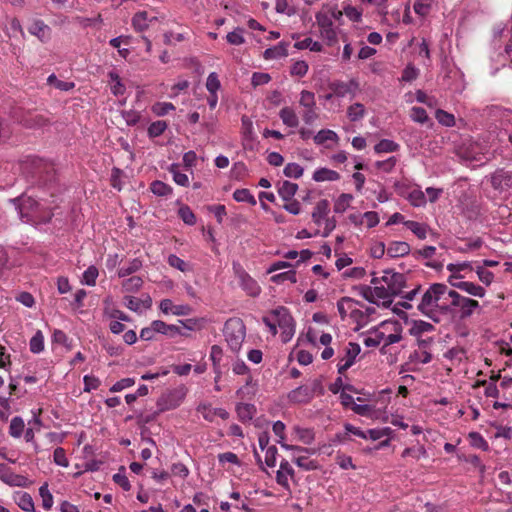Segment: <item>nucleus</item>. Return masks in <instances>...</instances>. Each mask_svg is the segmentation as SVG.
Listing matches in <instances>:
<instances>
[{
    "mask_svg": "<svg viewBox=\"0 0 512 512\" xmlns=\"http://www.w3.org/2000/svg\"><path fill=\"white\" fill-rule=\"evenodd\" d=\"M448 297L451 298V302H443V305L440 307V313L452 319L464 320L469 318L475 309L480 306L477 300L464 297L455 290H449Z\"/></svg>",
    "mask_w": 512,
    "mask_h": 512,
    "instance_id": "f257e3e1",
    "label": "nucleus"
},
{
    "mask_svg": "<svg viewBox=\"0 0 512 512\" xmlns=\"http://www.w3.org/2000/svg\"><path fill=\"white\" fill-rule=\"evenodd\" d=\"M448 287L442 283H434L430 285V287L425 291L422 296L421 302L419 303L417 309L426 317L431 319L435 323L440 322V307L443 305L441 300L444 295H448Z\"/></svg>",
    "mask_w": 512,
    "mask_h": 512,
    "instance_id": "f03ea898",
    "label": "nucleus"
},
{
    "mask_svg": "<svg viewBox=\"0 0 512 512\" xmlns=\"http://www.w3.org/2000/svg\"><path fill=\"white\" fill-rule=\"evenodd\" d=\"M224 336L230 349L237 353L245 339L246 328L240 318H230L224 325Z\"/></svg>",
    "mask_w": 512,
    "mask_h": 512,
    "instance_id": "7ed1b4c3",
    "label": "nucleus"
},
{
    "mask_svg": "<svg viewBox=\"0 0 512 512\" xmlns=\"http://www.w3.org/2000/svg\"><path fill=\"white\" fill-rule=\"evenodd\" d=\"M186 395V388L179 387L173 390H169L166 393H163L157 400V407L159 412H164L167 410H172L177 408L181 402L183 401Z\"/></svg>",
    "mask_w": 512,
    "mask_h": 512,
    "instance_id": "20e7f679",
    "label": "nucleus"
},
{
    "mask_svg": "<svg viewBox=\"0 0 512 512\" xmlns=\"http://www.w3.org/2000/svg\"><path fill=\"white\" fill-rule=\"evenodd\" d=\"M381 279L387 285L388 290L393 297L402 295L403 289L406 287L407 283V278L404 273L387 269L384 271V275Z\"/></svg>",
    "mask_w": 512,
    "mask_h": 512,
    "instance_id": "39448f33",
    "label": "nucleus"
},
{
    "mask_svg": "<svg viewBox=\"0 0 512 512\" xmlns=\"http://www.w3.org/2000/svg\"><path fill=\"white\" fill-rule=\"evenodd\" d=\"M233 271L239 284L246 293L251 297H256L260 294L261 288L257 282L245 271V269L237 262H233Z\"/></svg>",
    "mask_w": 512,
    "mask_h": 512,
    "instance_id": "423d86ee",
    "label": "nucleus"
},
{
    "mask_svg": "<svg viewBox=\"0 0 512 512\" xmlns=\"http://www.w3.org/2000/svg\"><path fill=\"white\" fill-rule=\"evenodd\" d=\"M317 25L319 27L321 37L326 41L328 46H332L337 42V32L333 27L332 19L323 12L315 15Z\"/></svg>",
    "mask_w": 512,
    "mask_h": 512,
    "instance_id": "0eeeda50",
    "label": "nucleus"
},
{
    "mask_svg": "<svg viewBox=\"0 0 512 512\" xmlns=\"http://www.w3.org/2000/svg\"><path fill=\"white\" fill-rule=\"evenodd\" d=\"M13 202L16 205V209L22 221H33L34 213L39 206V203L35 199L31 196L22 195L21 197L13 199Z\"/></svg>",
    "mask_w": 512,
    "mask_h": 512,
    "instance_id": "6e6552de",
    "label": "nucleus"
},
{
    "mask_svg": "<svg viewBox=\"0 0 512 512\" xmlns=\"http://www.w3.org/2000/svg\"><path fill=\"white\" fill-rule=\"evenodd\" d=\"M329 89L337 97H345L347 95L354 97L359 89V83L355 79H351L348 82L334 81L329 84Z\"/></svg>",
    "mask_w": 512,
    "mask_h": 512,
    "instance_id": "1a4fd4ad",
    "label": "nucleus"
},
{
    "mask_svg": "<svg viewBox=\"0 0 512 512\" xmlns=\"http://www.w3.org/2000/svg\"><path fill=\"white\" fill-rule=\"evenodd\" d=\"M491 185L495 190L507 191L512 188V172L505 169H497L491 175Z\"/></svg>",
    "mask_w": 512,
    "mask_h": 512,
    "instance_id": "9d476101",
    "label": "nucleus"
},
{
    "mask_svg": "<svg viewBox=\"0 0 512 512\" xmlns=\"http://www.w3.org/2000/svg\"><path fill=\"white\" fill-rule=\"evenodd\" d=\"M271 314L276 318L277 325L280 329L284 330L295 327V321L286 307L279 306L273 309Z\"/></svg>",
    "mask_w": 512,
    "mask_h": 512,
    "instance_id": "9b49d317",
    "label": "nucleus"
},
{
    "mask_svg": "<svg viewBox=\"0 0 512 512\" xmlns=\"http://www.w3.org/2000/svg\"><path fill=\"white\" fill-rule=\"evenodd\" d=\"M361 348L359 344L350 342L349 347L346 350L345 358L343 359L345 362L343 364L338 365V373L344 374L346 370H348L355 362L356 357L359 355Z\"/></svg>",
    "mask_w": 512,
    "mask_h": 512,
    "instance_id": "f8f14e48",
    "label": "nucleus"
},
{
    "mask_svg": "<svg viewBox=\"0 0 512 512\" xmlns=\"http://www.w3.org/2000/svg\"><path fill=\"white\" fill-rule=\"evenodd\" d=\"M288 399L295 404H306L309 403L313 397L311 396V391L308 390V385H301L289 392Z\"/></svg>",
    "mask_w": 512,
    "mask_h": 512,
    "instance_id": "ddd939ff",
    "label": "nucleus"
},
{
    "mask_svg": "<svg viewBox=\"0 0 512 512\" xmlns=\"http://www.w3.org/2000/svg\"><path fill=\"white\" fill-rule=\"evenodd\" d=\"M153 329L157 330V333L167 335L169 337H174L176 335L188 336V334L183 332L179 326L167 324L162 320H154Z\"/></svg>",
    "mask_w": 512,
    "mask_h": 512,
    "instance_id": "4468645a",
    "label": "nucleus"
},
{
    "mask_svg": "<svg viewBox=\"0 0 512 512\" xmlns=\"http://www.w3.org/2000/svg\"><path fill=\"white\" fill-rule=\"evenodd\" d=\"M273 432L276 436H278L280 439L278 440V443L281 444V446L286 449V450H294V451H298V452H306V453H309L310 452V449L308 448H305V447H301V446H295V445H289V444H286L284 443V439H285V424L282 422V421H276L274 422L273 424Z\"/></svg>",
    "mask_w": 512,
    "mask_h": 512,
    "instance_id": "2eb2a0df",
    "label": "nucleus"
},
{
    "mask_svg": "<svg viewBox=\"0 0 512 512\" xmlns=\"http://www.w3.org/2000/svg\"><path fill=\"white\" fill-rule=\"evenodd\" d=\"M298 184L288 180L277 183V192L283 201H290L298 191Z\"/></svg>",
    "mask_w": 512,
    "mask_h": 512,
    "instance_id": "dca6fc26",
    "label": "nucleus"
},
{
    "mask_svg": "<svg viewBox=\"0 0 512 512\" xmlns=\"http://www.w3.org/2000/svg\"><path fill=\"white\" fill-rule=\"evenodd\" d=\"M411 248L407 242L404 241H393L389 244L387 254L391 258H398L406 256L410 253Z\"/></svg>",
    "mask_w": 512,
    "mask_h": 512,
    "instance_id": "f3484780",
    "label": "nucleus"
},
{
    "mask_svg": "<svg viewBox=\"0 0 512 512\" xmlns=\"http://www.w3.org/2000/svg\"><path fill=\"white\" fill-rule=\"evenodd\" d=\"M288 42H280L278 45L267 48L264 53L263 57L266 60H272V59H278L282 57L288 56Z\"/></svg>",
    "mask_w": 512,
    "mask_h": 512,
    "instance_id": "a211bd4d",
    "label": "nucleus"
},
{
    "mask_svg": "<svg viewBox=\"0 0 512 512\" xmlns=\"http://www.w3.org/2000/svg\"><path fill=\"white\" fill-rule=\"evenodd\" d=\"M452 286L468 293L469 295L479 298L484 297L486 294V291L482 286L477 285L473 282L460 281L459 284H452Z\"/></svg>",
    "mask_w": 512,
    "mask_h": 512,
    "instance_id": "6ab92c4d",
    "label": "nucleus"
},
{
    "mask_svg": "<svg viewBox=\"0 0 512 512\" xmlns=\"http://www.w3.org/2000/svg\"><path fill=\"white\" fill-rule=\"evenodd\" d=\"M5 471L0 476V479L10 485L17 487H25L27 485L28 479L25 476L15 474L8 469H4Z\"/></svg>",
    "mask_w": 512,
    "mask_h": 512,
    "instance_id": "aec40b11",
    "label": "nucleus"
},
{
    "mask_svg": "<svg viewBox=\"0 0 512 512\" xmlns=\"http://www.w3.org/2000/svg\"><path fill=\"white\" fill-rule=\"evenodd\" d=\"M329 201L327 199L320 200L313 212H312V220L315 224L319 225L322 220L326 219L328 213H329Z\"/></svg>",
    "mask_w": 512,
    "mask_h": 512,
    "instance_id": "412c9836",
    "label": "nucleus"
},
{
    "mask_svg": "<svg viewBox=\"0 0 512 512\" xmlns=\"http://www.w3.org/2000/svg\"><path fill=\"white\" fill-rule=\"evenodd\" d=\"M13 117L15 118L16 121L23 124L27 128L40 127V126L45 125V123H46V120L41 115L33 116L31 114H28V115H24L21 117L13 115Z\"/></svg>",
    "mask_w": 512,
    "mask_h": 512,
    "instance_id": "4be33fe9",
    "label": "nucleus"
},
{
    "mask_svg": "<svg viewBox=\"0 0 512 512\" xmlns=\"http://www.w3.org/2000/svg\"><path fill=\"white\" fill-rule=\"evenodd\" d=\"M236 412L238 418L242 422H248L253 419L256 414V407L254 404L250 403H239L236 406Z\"/></svg>",
    "mask_w": 512,
    "mask_h": 512,
    "instance_id": "5701e85b",
    "label": "nucleus"
},
{
    "mask_svg": "<svg viewBox=\"0 0 512 512\" xmlns=\"http://www.w3.org/2000/svg\"><path fill=\"white\" fill-rule=\"evenodd\" d=\"M16 504L26 512H35L34 502L27 492H16L14 496Z\"/></svg>",
    "mask_w": 512,
    "mask_h": 512,
    "instance_id": "b1692460",
    "label": "nucleus"
},
{
    "mask_svg": "<svg viewBox=\"0 0 512 512\" xmlns=\"http://www.w3.org/2000/svg\"><path fill=\"white\" fill-rule=\"evenodd\" d=\"M312 178L316 182L337 181L340 179V174L335 170L320 168L314 171Z\"/></svg>",
    "mask_w": 512,
    "mask_h": 512,
    "instance_id": "393cba45",
    "label": "nucleus"
},
{
    "mask_svg": "<svg viewBox=\"0 0 512 512\" xmlns=\"http://www.w3.org/2000/svg\"><path fill=\"white\" fill-rule=\"evenodd\" d=\"M279 117L282 122L291 128H295L299 125V119L295 111L290 107H284L279 112Z\"/></svg>",
    "mask_w": 512,
    "mask_h": 512,
    "instance_id": "a878e982",
    "label": "nucleus"
},
{
    "mask_svg": "<svg viewBox=\"0 0 512 512\" xmlns=\"http://www.w3.org/2000/svg\"><path fill=\"white\" fill-rule=\"evenodd\" d=\"M399 144L390 139H382L375 146L374 151L377 154L391 153L399 150Z\"/></svg>",
    "mask_w": 512,
    "mask_h": 512,
    "instance_id": "bb28decb",
    "label": "nucleus"
},
{
    "mask_svg": "<svg viewBox=\"0 0 512 512\" xmlns=\"http://www.w3.org/2000/svg\"><path fill=\"white\" fill-rule=\"evenodd\" d=\"M150 190L151 192L160 197H166L172 194V187L165 182H162L160 180H155L150 184Z\"/></svg>",
    "mask_w": 512,
    "mask_h": 512,
    "instance_id": "cd10ccee",
    "label": "nucleus"
},
{
    "mask_svg": "<svg viewBox=\"0 0 512 512\" xmlns=\"http://www.w3.org/2000/svg\"><path fill=\"white\" fill-rule=\"evenodd\" d=\"M404 225L409 230H411L419 239L424 240L427 237V225L412 220L405 221Z\"/></svg>",
    "mask_w": 512,
    "mask_h": 512,
    "instance_id": "c85d7f7f",
    "label": "nucleus"
},
{
    "mask_svg": "<svg viewBox=\"0 0 512 512\" xmlns=\"http://www.w3.org/2000/svg\"><path fill=\"white\" fill-rule=\"evenodd\" d=\"M142 267V261L139 258H134L131 261L128 262L126 266L121 267L118 270V276L120 278L129 276L138 270H140Z\"/></svg>",
    "mask_w": 512,
    "mask_h": 512,
    "instance_id": "c756f323",
    "label": "nucleus"
},
{
    "mask_svg": "<svg viewBox=\"0 0 512 512\" xmlns=\"http://www.w3.org/2000/svg\"><path fill=\"white\" fill-rule=\"evenodd\" d=\"M294 47L298 50L310 49L313 52H321L323 49V46L320 42L313 41L310 37H307L301 41H297L294 44Z\"/></svg>",
    "mask_w": 512,
    "mask_h": 512,
    "instance_id": "7c9ffc66",
    "label": "nucleus"
},
{
    "mask_svg": "<svg viewBox=\"0 0 512 512\" xmlns=\"http://www.w3.org/2000/svg\"><path fill=\"white\" fill-rule=\"evenodd\" d=\"M353 200V195L349 193H342L335 200L334 203V212L335 213H344L346 209L349 207L350 202Z\"/></svg>",
    "mask_w": 512,
    "mask_h": 512,
    "instance_id": "2f4dec72",
    "label": "nucleus"
},
{
    "mask_svg": "<svg viewBox=\"0 0 512 512\" xmlns=\"http://www.w3.org/2000/svg\"><path fill=\"white\" fill-rule=\"evenodd\" d=\"M233 199L237 202H247L252 206L257 203L255 197L246 188L236 189L233 193Z\"/></svg>",
    "mask_w": 512,
    "mask_h": 512,
    "instance_id": "473e14b6",
    "label": "nucleus"
},
{
    "mask_svg": "<svg viewBox=\"0 0 512 512\" xmlns=\"http://www.w3.org/2000/svg\"><path fill=\"white\" fill-rule=\"evenodd\" d=\"M432 330H434V326L431 323L423 320H414L413 326L410 329V334L413 336H419Z\"/></svg>",
    "mask_w": 512,
    "mask_h": 512,
    "instance_id": "72a5a7b5",
    "label": "nucleus"
},
{
    "mask_svg": "<svg viewBox=\"0 0 512 512\" xmlns=\"http://www.w3.org/2000/svg\"><path fill=\"white\" fill-rule=\"evenodd\" d=\"M365 115V107L361 103H355L348 107L347 116L352 122H356Z\"/></svg>",
    "mask_w": 512,
    "mask_h": 512,
    "instance_id": "f704fd0d",
    "label": "nucleus"
},
{
    "mask_svg": "<svg viewBox=\"0 0 512 512\" xmlns=\"http://www.w3.org/2000/svg\"><path fill=\"white\" fill-rule=\"evenodd\" d=\"M29 347L30 351L35 354L44 350V336L40 330H38L30 339Z\"/></svg>",
    "mask_w": 512,
    "mask_h": 512,
    "instance_id": "c9c22d12",
    "label": "nucleus"
},
{
    "mask_svg": "<svg viewBox=\"0 0 512 512\" xmlns=\"http://www.w3.org/2000/svg\"><path fill=\"white\" fill-rule=\"evenodd\" d=\"M338 139V135L329 129H322L314 136V142L318 145H321L328 140L336 142Z\"/></svg>",
    "mask_w": 512,
    "mask_h": 512,
    "instance_id": "e433bc0d",
    "label": "nucleus"
},
{
    "mask_svg": "<svg viewBox=\"0 0 512 512\" xmlns=\"http://www.w3.org/2000/svg\"><path fill=\"white\" fill-rule=\"evenodd\" d=\"M374 336H369L364 339V345L366 347H377L380 345L382 340L385 338L384 332L379 331L377 328H373L369 331Z\"/></svg>",
    "mask_w": 512,
    "mask_h": 512,
    "instance_id": "4c0bfd02",
    "label": "nucleus"
},
{
    "mask_svg": "<svg viewBox=\"0 0 512 512\" xmlns=\"http://www.w3.org/2000/svg\"><path fill=\"white\" fill-rule=\"evenodd\" d=\"M178 216L187 225L192 226L196 223V216L188 205L179 208Z\"/></svg>",
    "mask_w": 512,
    "mask_h": 512,
    "instance_id": "58836bf2",
    "label": "nucleus"
},
{
    "mask_svg": "<svg viewBox=\"0 0 512 512\" xmlns=\"http://www.w3.org/2000/svg\"><path fill=\"white\" fill-rule=\"evenodd\" d=\"M25 424L21 417L16 416L10 422L9 434L14 438H19L24 430Z\"/></svg>",
    "mask_w": 512,
    "mask_h": 512,
    "instance_id": "ea45409f",
    "label": "nucleus"
},
{
    "mask_svg": "<svg viewBox=\"0 0 512 512\" xmlns=\"http://www.w3.org/2000/svg\"><path fill=\"white\" fill-rule=\"evenodd\" d=\"M143 285V280L139 276H132L123 281L122 286L126 292H137Z\"/></svg>",
    "mask_w": 512,
    "mask_h": 512,
    "instance_id": "a19ab883",
    "label": "nucleus"
},
{
    "mask_svg": "<svg viewBox=\"0 0 512 512\" xmlns=\"http://www.w3.org/2000/svg\"><path fill=\"white\" fill-rule=\"evenodd\" d=\"M304 169L297 163H288L283 170V174L288 178L298 179L303 175Z\"/></svg>",
    "mask_w": 512,
    "mask_h": 512,
    "instance_id": "79ce46f5",
    "label": "nucleus"
},
{
    "mask_svg": "<svg viewBox=\"0 0 512 512\" xmlns=\"http://www.w3.org/2000/svg\"><path fill=\"white\" fill-rule=\"evenodd\" d=\"M99 275L98 268L94 265L89 266L83 273L82 283L88 286H94Z\"/></svg>",
    "mask_w": 512,
    "mask_h": 512,
    "instance_id": "37998d69",
    "label": "nucleus"
},
{
    "mask_svg": "<svg viewBox=\"0 0 512 512\" xmlns=\"http://www.w3.org/2000/svg\"><path fill=\"white\" fill-rule=\"evenodd\" d=\"M271 281L276 284L283 283L284 281H290L291 283H296V271L290 269L286 272H282L271 277Z\"/></svg>",
    "mask_w": 512,
    "mask_h": 512,
    "instance_id": "c03bdc74",
    "label": "nucleus"
},
{
    "mask_svg": "<svg viewBox=\"0 0 512 512\" xmlns=\"http://www.w3.org/2000/svg\"><path fill=\"white\" fill-rule=\"evenodd\" d=\"M469 439L471 446L481 449L483 451L489 450V445L487 441L482 437V435L479 432L469 433Z\"/></svg>",
    "mask_w": 512,
    "mask_h": 512,
    "instance_id": "a18cd8bd",
    "label": "nucleus"
},
{
    "mask_svg": "<svg viewBox=\"0 0 512 512\" xmlns=\"http://www.w3.org/2000/svg\"><path fill=\"white\" fill-rule=\"evenodd\" d=\"M48 84L54 86L55 88L61 91H69L74 88L75 84L73 82H66L59 80L55 74L49 75L47 78Z\"/></svg>",
    "mask_w": 512,
    "mask_h": 512,
    "instance_id": "49530a36",
    "label": "nucleus"
},
{
    "mask_svg": "<svg viewBox=\"0 0 512 512\" xmlns=\"http://www.w3.org/2000/svg\"><path fill=\"white\" fill-rule=\"evenodd\" d=\"M244 29L241 27L235 28L232 32L226 35V40L231 45H241L245 42L243 37Z\"/></svg>",
    "mask_w": 512,
    "mask_h": 512,
    "instance_id": "de8ad7c7",
    "label": "nucleus"
},
{
    "mask_svg": "<svg viewBox=\"0 0 512 512\" xmlns=\"http://www.w3.org/2000/svg\"><path fill=\"white\" fill-rule=\"evenodd\" d=\"M167 128V123L162 120L152 122L148 127V135L150 138H155L164 133Z\"/></svg>",
    "mask_w": 512,
    "mask_h": 512,
    "instance_id": "09e8293b",
    "label": "nucleus"
},
{
    "mask_svg": "<svg viewBox=\"0 0 512 512\" xmlns=\"http://www.w3.org/2000/svg\"><path fill=\"white\" fill-rule=\"evenodd\" d=\"M435 117L440 124H442L446 127H452L455 125L454 115H452L442 109H438L436 111Z\"/></svg>",
    "mask_w": 512,
    "mask_h": 512,
    "instance_id": "8fccbe9b",
    "label": "nucleus"
},
{
    "mask_svg": "<svg viewBox=\"0 0 512 512\" xmlns=\"http://www.w3.org/2000/svg\"><path fill=\"white\" fill-rule=\"evenodd\" d=\"M147 16H148V13L146 11H141V12L136 13L132 18L133 27L139 31L145 30L148 27V25L146 23Z\"/></svg>",
    "mask_w": 512,
    "mask_h": 512,
    "instance_id": "3c124183",
    "label": "nucleus"
},
{
    "mask_svg": "<svg viewBox=\"0 0 512 512\" xmlns=\"http://www.w3.org/2000/svg\"><path fill=\"white\" fill-rule=\"evenodd\" d=\"M345 303H348V304H357V305H360V306H363V304L360 302V301H357V300H354L353 298L351 297H342L338 302H337V309H338V312H339V315L341 317L342 320H344L346 317H347V310L344 306Z\"/></svg>",
    "mask_w": 512,
    "mask_h": 512,
    "instance_id": "603ef678",
    "label": "nucleus"
},
{
    "mask_svg": "<svg viewBox=\"0 0 512 512\" xmlns=\"http://www.w3.org/2000/svg\"><path fill=\"white\" fill-rule=\"evenodd\" d=\"M408 199L410 203L415 207L423 206L426 203V197L424 192L418 189L411 191L409 193Z\"/></svg>",
    "mask_w": 512,
    "mask_h": 512,
    "instance_id": "864d4df0",
    "label": "nucleus"
},
{
    "mask_svg": "<svg viewBox=\"0 0 512 512\" xmlns=\"http://www.w3.org/2000/svg\"><path fill=\"white\" fill-rule=\"evenodd\" d=\"M177 164H172L169 168V171L173 174V180L176 182V184L180 186H188L189 185V179L188 176L184 173H181L176 170Z\"/></svg>",
    "mask_w": 512,
    "mask_h": 512,
    "instance_id": "5fc2aeb1",
    "label": "nucleus"
},
{
    "mask_svg": "<svg viewBox=\"0 0 512 512\" xmlns=\"http://www.w3.org/2000/svg\"><path fill=\"white\" fill-rule=\"evenodd\" d=\"M48 26L42 20L34 21L31 26L28 28L29 32L32 35L37 36L42 40L43 34L45 30H48Z\"/></svg>",
    "mask_w": 512,
    "mask_h": 512,
    "instance_id": "6e6d98bb",
    "label": "nucleus"
},
{
    "mask_svg": "<svg viewBox=\"0 0 512 512\" xmlns=\"http://www.w3.org/2000/svg\"><path fill=\"white\" fill-rule=\"evenodd\" d=\"M221 84L218 79V75L216 72H211L206 81V88L210 94H215L217 90H219Z\"/></svg>",
    "mask_w": 512,
    "mask_h": 512,
    "instance_id": "4d7b16f0",
    "label": "nucleus"
},
{
    "mask_svg": "<svg viewBox=\"0 0 512 512\" xmlns=\"http://www.w3.org/2000/svg\"><path fill=\"white\" fill-rule=\"evenodd\" d=\"M411 118L413 121L424 124L429 121L426 110L422 107H413L411 109Z\"/></svg>",
    "mask_w": 512,
    "mask_h": 512,
    "instance_id": "13d9d810",
    "label": "nucleus"
},
{
    "mask_svg": "<svg viewBox=\"0 0 512 512\" xmlns=\"http://www.w3.org/2000/svg\"><path fill=\"white\" fill-rule=\"evenodd\" d=\"M353 289L357 290L359 294L368 302L379 305L377 301L373 298L372 287L367 285H358L354 286Z\"/></svg>",
    "mask_w": 512,
    "mask_h": 512,
    "instance_id": "bf43d9fd",
    "label": "nucleus"
},
{
    "mask_svg": "<svg viewBox=\"0 0 512 512\" xmlns=\"http://www.w3.org/2000/svg\"><path fill=\"white\" fill-rule=\"evenodd\" d=\"M54 463L61 467H67L69 465L66 457V452L62 447H57L53 453Z\"/></svg>",
    "mask_w": 512,
    "mask_h": 512,
    "instance_id": "052dcab7",
    "label": "nucleus"
},
{
    "mask_svg": "<svg viewBox=\"0 0 512 512\" xmlns=\"http://www.w3.org/2000/svg\"><path fill=\"white\" fill-rule=\"evenodd\" d=\"M299 103L305 108H314L316 104L314 93L308 90H303L301 92Z\"/></svg>",
    "mask_w": 512,
    "mask_h": 512,
    "instance_id": "680f3d73",
    "label": "nucleus"
},
{
    "mask_svg": "<svg viewBox=\"0 0 512 512\" xmlns=\"http://www.w3.org/2000/svg\"><path fill=\"white\" fill-rule=\"evenodd\" d=\"M271 81V76L268 73L254 72L251 78V84L253 87L267 84Z\"/></svg>",
    "mask_w": 512,
    "mask_h": 512,
    "instance_id": "e2e57ef3",
    "label": "nucleus"
},
{
    "mask_svg": "<svg viewBox=\"0 0 512 512\" xmlns=\"http://www.w3.org/2000/svg\"><path fill=\"white\" fill-rule=\"evenodd\" d=\"M419 75V70L412 64H408L403 72L401 79L405 82H411L415 80Z\"/></svg>",
    "mask_w": 512,
    "mask_h": 512,
    "instance_id": "0e129e2a",
    "label": "nucleus"
},
{
    "mask_svg": "<svg viewBox=\"0 0 512 512\" xmlns=\"http://www.w3.org/2000/svg\"><path fill=\"white\" fill-rule=\"evenodd\" d=\"M431 8H432V4L427 3V2H422L419 0H415L414 5H413L414 12L422 17L427 16L430 13Z\"/></svg>",
    "mask_w": 512,
    "mask_h": 512,
    "instance_id": "69168bd1",
    "label": "nucleus"
},
{
    "mask_svg": "<svg viewBox=\"0 0 512 512\" xmlns=\"http://www.w3.org/2000/svg\"><path fill=\"white\" fill-rule=\"evenodd\" d=\"M83 381H84V391L85 392H90L92 390H96L101 384L100 379L93 375H85L83 378Z\"/></svg>",
    "mask_w": 512,
    "mask_h": 512,
    "instance_id": "338daca9",
    "label": "nucleus"
},
{
    "mask_svg": "<svg viewBox=\"0 0 512 512\" xmlns=\"http://www.w3.org/2000/svg\"><path fill=\"white\" fill-rule=\"evenodd\" d=\"M175 107L172 103H168V102H159V103H156L152 110L153 112L157 115V116H164L166 114H168L170 111L174 110Z\"/></svg>",
    "mask_w": 512,
    "mask_h": 512,
    "instance_id": "774afa93",
    "label": "nucleus"
}]
</instances>
